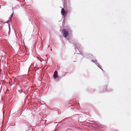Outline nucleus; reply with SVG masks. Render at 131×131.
Masks as SVG:
<instances>
[{
    "label": "nucleus",
    "instance_id": "obj_1",
    "mask_svg": "<svg viewBox=\"0 0 131 131\" xmlns=\"http://www.w3.org/2000/svg\"><path fill=\"white\" fill-rule=\"evenodd\" d=\"M75 50L76 52H77V53L79 54V53H81V52L80 51V45L79 44H77L75 46Z\"/></svg>",
    "mask_w": 131,
    "mask_h": 131
},
{
    "label": "nucleus",
    "instance_id": "obj_2",
    "mask_svg": "<svg viewBox=\"0 0 131 131\" xmlns=\"http://www.w3.org/2000/svg\"><path fill=\"white\" fill-rule=\"evenodd\" d=\"M62 31V33L63 36L65 38L69 34L68 31L65 29H63Z\"/></svg>",
    "mask_w": 131,
    "mask_h": 131
},
{
    "label": "nucleus",
    "instance_id": "obj_3",
    "mask_svg": "<svg viewBox=\"0 0 131 131\" xmlns=\"http://www.w3.org/2000/svg\"><path fill=\"white\" fill-rule=\"evenodd\" d=\"M92 62H93L99 68L102 70H103V69L101 68L100 66H99V64L97 62V61L95 60H91Z\"/></svg>",
    "mask_w": 131,
    "mask_h": 131
},
{
    "label": "nucleus",
    "instance_id": "obj_4",
    "mask_svg": "<svg viewBox=\"0 0 131 131\" xmlns=\"http://www.w3.org/2000/svg\"><path fill=\"white\" fill-rule=\"evenodd\" d=\"M81 123V124L83 125H87L89 124L90 123L88 122L84 121V122H82Z\"/></svg>",
    "mask_w": 131,
    "mask_h": 131
},
{
    "label": "nucleus",
    "instance_id": "obj_5",
    "mask_svg": "<svg viewBox=\"0 0 131 131\" xmlns=\"http://www.w3.org/2000/svg\"><path fill=\"white\" fill-rule=\"evenodd\" d=\"M58 76V74L57 72L56 71L54 72V74H53V77L54 78H57Z\"/></svg>",
    "mask_w": 131,
    "mask_h": 131
},
{
    "label": "nucleus",
    "instance_id": "obj_6",
    "mask_svg": "<svg viewBox=\"0 0 131 131\" xmlns=\"http://www.w3.org/2000/svg\"><path fill=\"white\" fill-rule=\"evenodd\" d=\"M61 14L63 16L65 13V10L64 9L62 8L61 10Z\"/></svg>",
    "mask_w": 131,
    "mask_h": 131
},
{
    "label": "nucleus",
    "instance_id": "obj_7",
    "mask_svg": "<svg viewBox=\"0 0 131 131\" xmlns=\"http://www.w3.org/2000/svg\"><path fill=\"white\" fill-rule=\"evenodd\" d=\"M62 1L63 2V5H64V0H62Z\"/></svg>",
    "mask_w": 131,
    "mask_h": 131
},
{
    "label": "nucleus",
    "instance_id": "obj_8",
    "mask_svg": "<svg viewBox=\"0 0 131 131\" xmlns=\"http://www.w3.org/2000/svg\"><path fill=\"white\" fill-rule=\"evenodd\" d=\"M89 121L91 122V123H94V122L93 121Z\"/></svg>",
    "mask_w": 131,
    "mask_h": 131
},
{
    "label": "nucleus",
    "instance_id": "obj_9",
    "mask_svg": "<svg viewBox=\"0 0 131 131\" xmlns=\"http://www.w3.org/2000/svg\"><path fill=\"white\" fill-rule=\"evenodd\" d=\"M13 15V13L11 15V17H10L11 18H12V17Z\"/></svg>",
    "mask_w": 131,
    "mask_h": 131
},
{
    "label": "nucleus",
    "instance_id": "obj_10",
    "mask_svg": "<svg viewBox=\"0 0 131 131\" xmlns=\"http://www.w3.org/2000/svg\"><path fill=\"white\" fill-rule=\"evenodd\" d=\"M38 59L39 60H40L39 59V58H38Z\"/></svg>",
    "mask_w": 131,
    "mask_h": 131
},
{
    "label": "nucleus",
    "instance_id": "obj_11",
    "mask_svg": "<svg viewBox=\"0 0 131 131\" xmlns=\"http://www.w3.org/2000/svg\"><path fill=\"white\" fill-rule=\"evenodd\" d=\"M52 49H51V51H52Z\"/></svg>",
    "mask_w": 131,
    "mask_h": 131
}]
</instances>
